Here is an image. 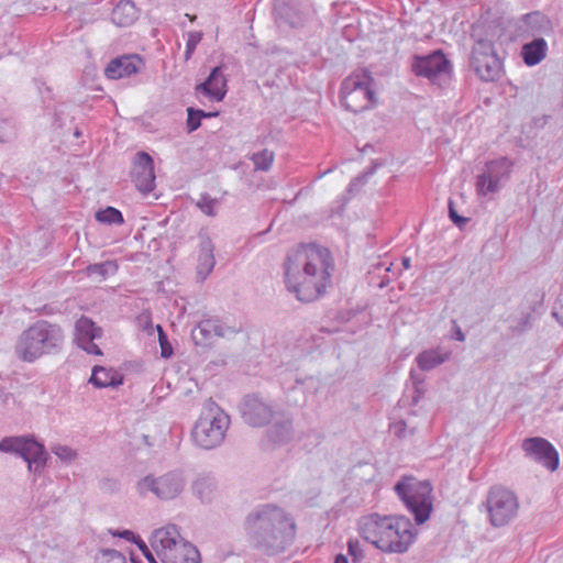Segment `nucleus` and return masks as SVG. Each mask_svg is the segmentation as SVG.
Returning a JSON list of instances; mask_svg holds the SVG:
<instances>
[{
  "label": "nucleus",
  "mask_w": 563,
  "mask_h": 563,
  "mask_svg": "<svg viewBox=\"0 0 563 563\" xmlns=\"http://www.w3.org/2000/svg\"><path fill=\"white\" fill-rule=\"evenodd\" d=\"M333 258L327 247L299 244L288 251L284 262L287 289L302 302L318 299L331 283Z\"/></svg>",
  "instance_id": "obj_1"
},
{
  "label": "nucleus",
  "mask_w": 563,
  "mask_h": 563,
  "mask_svg": "<svg viewBox=\"0 0 563 563\" xmlns=\"http://www.w3.org/2000/svg\"><path fill=\"white\" fill-rule=\"evenodd\" d=\"M244 527L253 547L268 556L285 552L297 532L292 516L274 504L255 507L246 516Z\"/></svg>",
  "instance_id": "obj_2"
},
{
  "label": "nucleus",
  "mask_w": 563,
  "mask_h": 563,
  "mask_svg": "<svg viewBox=\"0 0 563 563\" xmlns=\"http://www.w3.org/2000/svg\"><path fill=\"white\" fill-rule=\"evenodd\" d=\"M360 536L384 553L407 552L413 543L417 531L404 516H382L373 512L358 520Z\"/></svg>",
  "instance_id": "obj_3"
},
{
  "label": "nucleus",
  "mask_w": 563,
  "mask_h": 563,
  "mask_svg": "<svg viewBox=\"0 0 563 563\" xmlns=\"http://www.w3.org/2000/svg\"><path fill=\"white\" fill-rule=\"evenodd\" d=\"M64 334L57 324L40 320L24 330L15 344L16 356L32 363L45 354H54L60 351Z\"/></svg>",
  "instance_id": "obj_4"
},
{
  "label": "nucleus",
  "mask_w": 563,
  "mask_h": 563,
  "mask_svg": "<svg viewBox=\"0 0 563 563\" xmlns=\"http://www.w3.org/2000/svg\"><path fill=\"white\" fill-rule=\"evenodd\" d=\"M229 427L230 417L209 399L192 428V441L203 450L216 449L224 441Z\"/></svg>",
  "instance_id": "obj_5"
},
{
  "label": "nucleus",
  "mask_w": 563,
  "mask_h": 563,
  "mask_svg": "<svg viewBox=\"0 0 563 563\" xmlns=\"http://www.w3.org/2000/svg\"><path fill=\"white\" fill-rule=\"evenodd\" d=\"M375 80L367 69H360L347 76L341 84L342 106L354 113L371 109L375 102Z\"/></svg>",
  "instance_id": "obj_6"
},
{
  "label": "nucleus",
  "mask_w": 563,
  "mask_h": 563,
  "mask_svg": "<svg viewBox=\"0 0 563 563\" xmlns=\"http://www.w3.org/2000/svg\"><path fill=\"white\" fill-rule=\"evenodd\" d=\"M397 496L413 515L418 525L424 523L433 509L432 486L428 481L402 477L395 485Z\"/></svg>",
  "instance_id": "obj_7"
},
{
  "label": "nucleus",
  "mask_w": 563,
  "mask_h": 563,
  "mask_svg": "<svg viewBox=\"0 0 563 563\" xmlns=\"http://www.w3.org/2000/svg\"><path fill=\"white\" fill-rule=\"evenodd\" d=\"M186 487V478L179 471H169L159 476L146 475L136 484L140 495L153 494L163 501L174 500L181 495Z\"/></svg>",
  "instance_id": "obj_8"
},
{
  "label": "nucleus",
  "mask_w": 563,
  "mask_h": 563,
  "mask_svg": "<svg viewBox=\"0 0 563 563\" xmlns=\"http://www.w3.org/2000/svg\"><path fill=\"white\" fill-rule=\"evenodd\" d=\"M0 451L19 455L35 474L44 470L48 457L44 445L31 437H5L0 441Z\"/></svg>",
  "instance_id": "obj_9"
},
{
  "label": "nucleus",
  "mask_w": 563,
  "mask_h": 563,
  "mask_svg": "<svg viewBox=\"0 0 563 563\" xmlns=\"http://www.w3.org/2000/svg\"><path fill=\"white\" fill-rule=\"evenodd\" d=\"M470 66L483 81L492 82L499 79L503 65L490 40L479 38L475 42Z\"/></svg>",
  "instance_id": "obj_10"
},
{
  "label": "nucleus",
  "mask_w": 563,
  "mask_h": 563,
  "mask_svg": "<svg viewBox=\"0 0 563 563\" xmlns=\"http://www.w3.org/2000/svg\"><path fill=\"white\" fill-rule=\"evenodd\" d=\"M512 167V161L505 156L488 161L476 177L477 196L488 197L497 194L509 180Z\"/></svg>",
  "instance_id": "obj_11"
},
{
  "label": "nucleus",
  "mask_w": 563,
  "mask_h": 563,
  "mask_svg": "<svg viewBox=\"0 0 563 563\" xmlns=\"http://www.w3.org/2000/svg\"><path fill=\"white\" fill-rule=\"evenodd\" d=\"M489 521L494 527L508 525L518 514L519 501L514 492L501 487H492L486 498Z\"/></svg>",
  "instance_id": "obj_12"
},
{
  "label": "nucleus",
  "mask_w": 563,
  "mask_h": 563,
  "mask_svg": "<svg viewBox=\"0 0 563 563\" xmlns=\"http://www.w3.org/2000/svg\"><path fill=\"white\" fill-rule=\"evenodd\" d=\"M239 331L236 327L228 325L219 318L207 317L191 331V338L196 345L208 346L214 338L230 339Z\"/></svg>",
  "instance_id": "obj_13"
},
{
  "label": "nucleus",
  "mask_w": 563,
  "mask_h": 563,
  "mask_svg": "<svg viewBox=\"0 0 563 563\" xmlns=\"http://www.w3.org/2000/svg\"><path fill=\"white\" fill-rule=\"evenodd\" d=\"M412 70L417 76L426 77L431 82H439L451 70V64L441 51H435L426 56H416Z\"/></svg>",
  "instance_id": "obj_14"
},
{
  "label": "nucleus",
  "mask_w": 563,
  "mask_h": 563,
  "mask_svg": "<svg viewBox=\"0 0 563 563\" xmlns=\"http://www.w3.org/2000/svg\"><path fill=\"white\" fill-rule=\"evenodd\" d=\"M521 448L526 457L552 472L558 468L559 452L547 439L540 437L525 439Z\"/></svg>",
  "instance_id": "obj_15"
},
{
  "label": "nucleus",
  "mask_w": 563,
  "mask_h": 563,
  "mask_svg": "<svg viewBox=\"0 0 563 563\" xmlns=\"http://www.w3.org/2000/svg\"><path fill=\"white\" fill-rule=\"evenodd\" d=\"M240 412L244 422L254 428L266 426L275 413L272 405L255 395L244 397Z\"/></svg>",
  "instance_id": "obj_16"
},
{
  "label": "nucleus",
  "mask_w": 563,
  "mask_h": 563,
  "mask_svg": "<svg viewBox=\"0 0 563 563\" xmlns=\"http://www.w3.org/2000/svg\"><path fill=\"white\" fill-rule=\"evenodd\" d=\"M131 176L139 191L148 194L154 190V161L147 153L139 152L135 154Z\"/></svg>",
  "instance_id": "obj_17"
},
{
  "label": "nucleus",
  "mask_w": 563,
  "mask_h": 563,
  "mask_svg": "<svg viewBox=\"0 0 563 563\" xmlns=\"http://www.w3.org/2000/svg\"><path fill=\"white\" fill-rule=\"evenodd\" d=\"M101 334V328L96 327L90 318L82 316L76 321L75 340L78 346L88 354L102 355L100 347L93 342L96 339L100 338Z\"/></svg>",
  "instance_id": "obj_18"
},
{
  "label": "nucleus",
  "mask_w": 563,
  "mask_h": 563,
  "mask_svg": "<svg viewBox=\"0 0 563 563\" xmlns=\"http://www.w3.org/2000/svg\"><path fill=\"white\" fill-rule=\"evenodd\" d=\"M183 540L184 538L180 534L179 528L174 523H168L154 530L150 543L157 556L162 559Z\"/></svg>",
  "instance_id": "obj_19"
},
{
  "label": "nucleus",
  "mask_w": 563,
  "mask_h": 563,
  "mask_svg": "<svg viewBox=\"0 0 563 563\" xmlns=\"http://www.w3.org/2000/svg\"><path fill=\"white\" fill-rule=\"evenodd\" d=\"M143 67L144 62L139 55H123L112 59L104 73L109 79H120L140 73Z\"/></svg>",
  "instance_id": "obj_20"
},
{
  "label": "nucleus",
  "mask_w": 563,
  "mask_h": 563,
  "mask_svg": "<svg viewBox=\"0 0 563 563\" xmlns=\"http://www.w3.org/2000/svg\"><path fill=\"white\" fill-rule=\"evenodd\" d=\"M295 435L292 421L289 418L276 421L265 434L264 445L267 450H274L288 444Z\"/></svg>",
  "instance_id": "obj_21"
},
{
  "label": "nucleus",
  "mask_w": 563,
  "mask_h": 563,
  "mask_svg": "<svg viewBox=\"0 0 563 563\" xmlns=\"http://www.w3.org/2000/svg\"><path fill=\"white\" fill-rule=\"evenodd\" d=\"M216 265L214 245L208 234H199L198 256H197V276L205 280L213 271Z\"/></svg>",
  "instance_id": "obj_22"
},
{
  "label": "nucleus",
  "mask_w": 563,
  "mask_h": 563,
  "mask_svg": "<svg viewBox=\"0 0 563 563\" xmlns=\"http://www.w3.org/2000/svg\"><path fill=\"white\" fill-rule=\"evenodd\" d=\"M196 91L212 101H222L227 95V79L221 67H214L208 78L196 87Z\"/></svg>",
  "instance_id": "obj_23"
},
{
  "label": "nucleus",
  "mask_w": 563,
  "mask_h": 563,
  "mask_svg": "<svg viewBox=\"0 0 563 563\" xmlns=\"http://www.w3.org/2000/svg\"><path fill=\"white\" fill-rule=\"evenodd\" d=\"M163 563H200V552L187 540L167 552L162 559Z\"/></svg>",
  "instance_id": "obj_24"
},
{
  "label": "nucleus",
  "mask_w": 563,
  "mask_h": 563,
  "mask_svg": "<svg viewBox=\"0 0 563 563\" xmlns=\"http://www.w3.org/2000/svg\"><path fill=\"white\" fill-rule=\"evenodd\" d=\"M451 356V351L442 347L424 350L419 353L415 361L421 371H431L445 363Z\"/></svg>",
  "instance_id": "obj_25"
},
{
  "label": "nucleus",
  "mask_w": 563,
  "mask_h": 563,
  "mask_svg": "<svg viewBox=\"0 0 563 563\" xmlns=\"http://www.w3.org/2000/svg\"><path fill=\"white\" fill-rule=\"evenodd\" d=\"M89 383L97 388L118 387L123 384V376L117 371L97 365L92 368Z\"/></svg>",
  "instance_id": "obj_26"
},
{
  "label": "nucleus",
  "mask_w": 563,
  "mask_h": 563,
  "mask_svg": "<svg viewBox=\"0 0 563 563\" xmlns=\"http://www.w3.org/2000/svg\"><path fill=\"white\" fill-rule=\"evenodd\" d=\"M547 52V41L543 37H537L522 46L521 56L526 65L534 66L545 58Z\"/></svg>",
  "instance_id": "obj_27"
},
{
  "label": "nucleus",
  "mask_w": 563,
  "mask_h": 563,
  "mask_svg": "<svg viewBox=\"0 0 563 563\" xmlns=\"http://www.w3.org/2000/svg\"><path fill=\"white\" fill-rule=\"evenodd\" d=\"M139 18V11L131 0H121L112 10L111 19L119 26H129Z\"/></svg>",
  "instance_id": "obj_28"
},
{
  "label": "nucleus",
  "mask_w": 563,
  "mask_h": 563,
  "mask_svg": "<svg viewBox=\"0 0 563 563\" xmlns=\"http://www.w3.org/2000/svg\"><path fill=\"white\" fill-rule=\"evenodd\" d=\"M192 493L201 503H210L216 492V481L209 475H201L191 485Z\"/></svg>",
  "instance_id": "obj_29"
},
{
  "label": "nucleus",
  "mask_w": 563,
  "mask_h": 563,
  "mask_svg": "<svg viewBox=\"0 0 563 563\" xmlns=\"http://www.w3.org/2000/svg\"><path fill=\"white\" fill-rule=\"evenodd\" d=\"M523 23L526 31L531 35L541 34L550 30L549 19L540 12H531L525 15Z\"/></svg>",
  "instance_id": "obj_30"
},
{
  "label": "nucleus",
  "mask_w": 563,
  "mask_h": 563,
  "mask_svg": "<svg viewBox=\"0 0 563 563\" xmlns=\"http://www.w3.org/2000/svg\"><path fill=\"white\" fill-rule=\"evenodd\" d=\"M118 271V265L113 261H107L103 263H95L90 264L86 267L87 276L91 277L93 275H98L101 279H106L109 274H115Z\"/></svg>",
  "instance_id": "obj_31"
},
{
  "label": "nucleus",
  "mask_w": 563,
  "mask_h": 563,
  "mask_svg": "<svg viewBox=\"0 0 563 563\" xmlns=\"http://www.w3.org/2000/svg\"><path fill=\"white\" fill-rule=\"evenodd\" d=\"M96 220L109 225H120L124 222L122 212L113 207H107L96 212Z\"/></svg>",
  "instance_id": "obj_32"
},
{
  "label": "nucleus",
  "mask_w": 563,
  "mask_h": 563,
  "mask_svg": "<svg viewBox=\"0 0 563 563\" xmlns=\"http://www.w3.org/2000/svg\"><path fill=\"white\" fill-rule=\"evenodd\" d=\"M275 154L269 150H263L251 156L256 170L268 172L274 163Z\"/></svg>",
  "instance_id": "obj_33"
},
{
  "label": "nucleus",
  "mask_w": 563,
  "mask_h": 563,
  "mask_svg": "<svg viewBox=\"0 0 563 563\" xmlns=\"http://www.w3.org/2000/svg\"><path fill=\"white\" fill-rule=\"evenodd\" d=\"M95 563H126V559L117 550L101 549L95 555Z\"/></svg>",
  "instance_id": "obj_34"
},
{
  "label": "nucleus",
  "mask_w": 563,
  "mask_h": 563,
  "mask_svg": "<svg viewBox=\"0 0 563 563\" xmlns=\"http://www.w3.org/2000/svg\"><path fill=\"white\" fill-rule=\"evenodd\" d=\"M218 199L212 198L208 194L200 195L196 206L207 216L213 217L217 214Z\"/></svg>",
  "instance_id": "obj_35"
},
{
  "label": "nucleus",
  "mask_w": 563,
  "mask_h": 563,
  "mask_svg": "<svg viewBox=\"0 0 563 563\" xmlns=\"http://www.w3.org/2000/svg\"><path fill=\"white\" fill-rule=\"evenodd\" d=\"M51 450L60 461L67 464L71 463L77 456L76 451L67 445L54 444Z\"/></svg>",
  "instance_id": "obj_36"
},
{
  "label": "nucleus",
  "mask_w": 563,
  "mask_h": 563,
  "mask_svg": "<svg viewBox=\"0 0 563 563\" xmlns=\"http://www.w3.org/2000/svg\"><path fill=\"white\" fill-rule=\"evenodd\" d=\"M158 334V343L161 346V356L164 358H168L173 355V346L168 341L167 334L163 330L162 325L157 324L155 327Z\"/></svg>",
  "instance_id": "obj_37"
},
{
  "label": "nucleus",
  "mask_w": 563,
  "mask_h": 563,
  "mask_svg": "<svg viewBox=\"0 0 563 563\" xmlns=\"http://www.w3.org/2000/svg\"><path fill=\"white\" fill-rule=\"evenodd\" d=\"M201 38H202V33L199 31H190L187 33L186 51H185V59L186 60H188L192 56V54H194L197 45L200 43Z\"/></svg>",
  "instance_id": "obj_38"
},
{
  "label": "nucleus",
  "mask_w": 563,
  "mask_h": 563,
  "mask_svg": "<svg viewBox=\"0 0 563 563\" xmlns=\"http://www.w3.org/2000/svg\"><path fill=\"white\" fill-rule=\"evenodd\" d=\"M187 112H188L187 128H188L189 132H194L200 126L201 119L205 117V111L197 110L194 108H188Z\"/></svg>",
  "instance_id": "obj_39"
},
{
  "label": "nucleus",
  "mask_w": 563,
  "mask_h": 563,
  "mask_svg": "<svg viewBox=\"0 0 563 563\" xmlns=\"http://www.w3.org/2000/svg\"><path fill=\"white\" fill-rule=\"evenodd\" d=\"M347 553L352 556L353 563H358L364 559V551L358 540L350 539L347 541Z\"/></svg>",
  "instance_id": "obj_40"
},
{
  "label": "nucleus",
  "mask_w": 563,
  "mask_h": 563,
  "mask_svg": "<svg viewBox=\"0 0 563 563\" xmlns=\"http://www.w3.org/2000/svg\"><path fill=\"white\" fill-rule=\"evenodd\" d=\"M14 128L8 120H0V142H9L14 136Z\"/></svg>",
  "instance_id": "obj_41"
},
{
  "label": "nucleus",
  "mask_w": 563,
  "mask_h": 563,
  "mask_svg": "<svg viewBox=\"0 0 563 563\" xmlns=\"http://www.w3.org/2000/svg\"><path fill=\"white\" fill-rule=\"evenodd\" d=\"M390 430L398 439H402L408 434V424L405 420H399L390 424Z\"/></svg>",
  "instance_id": "obj_42"
},
{
  "label": "nucleus",
  "mask_w": 563,
  "mask_h": 563,
  "mask_svg": "<svg viewBox=\"0 0 563 563\" xmlns=\"http://www.w3.org/2000/svg\"><path fill=\"white\" fill-rule=\"evenodd\" d=\"M449 217L450 219L453 221V223H455L456 225L459 227H462L464 225L465 223H467L468 219L467 218H464V217H461L455 208H454V203L452 200L449 201Z\"/></svg>",
  "instance_id": "obj_43"
},
{
  "label": "nucleus",
  "mask_w": 563,
  "mask_h": 563,
  "mask_svg": "<svg viewBox=\"0 0 563 563\" xmlns=\"http://www.w3.org/2000/svg\"><path fill=\"white\" fill-rule=\"evenodd\" d=\"M529 328H530V318H529V316H522L519 319L518 323L516 325L511 327V331L515 334H521V333H523Z\"/></svg>",
  "instance_id": "obj_44"
},
{
  "label": "nucleus",
  "mask_w": 563,
  "mask_h": 563,
  "mask_svg": "<svg viewBox=\"0 0 563 563\" xmlns=\"http://www.w3.org/2000/svg\"><path fill=\"white\" fill-rule=\"evenodd\" d=\"M109 532L113 537H119V538H122L126 541L134 542V543H135V541H139V539H141L140 537L135 536L134 532H132L131 530H122V531L109 530Z\"/></svg>",
  "instance_id": "obj_45"
},
{
  "label": "nucleus",
  "mask_w": 563,
  "mask_h": 563,
  "mask_svg": "<svg viewBox=\"0 0 563 563\" xmlns=\"http://www.w3.org/2000/svg\"><path fill=\"white\" fill-rule=\"evenodd\" d=\"M139 324L142 327L144 331L151 332L153 331L154 327L152 323V318L150 313H141L137 317Z\"/></svg>",
  "instance_id": "obj_46"
},
{
  "label": "nucleus",
  "mask_w": 563,
  "mask_h": 563,
  "mask_svg": "<svg viewBox=\"0 0 563 563\" xmlns=\"http://www.w3.org/2000/svg\"><path fill=\"white\" fill-rule=\"evenodd\" d=\"M552 314L563 325V295L556 300Z\"/></svg>",
  "instance_id": "obj_47"
},
{
  "label": "nucleus",
  "mask_w": 563,
  "mask_h": 563,
  "mask_svg": "<svg viewBox=\"0 0 563 563\" xmlns=\"http://www.w3.org/2000/svg\"><path fill=\"white\" fill-rule=\"evenodd\" d=\"M135 544L139 547V549L142 551V553L144 554V556L147 559V561L150 563H157L152 551L148 549V547L142 539H139V541H135Z\"/></svg>",
  "instance_id": "obj_48"
},
{
  "label": "nucleus",
  "mask_w": 563,
  "mask_h": 563,
  "mask_svg": "<svg viewBox=\"0 0 563 563\" xmlns=\"http://www.w3.org/2000/svg\"><path fill=\"white\" fill-rule=\"evenodd\" d=\"M373 172L365 173L356 178H354L350 185H349V191H352L355 187H360L364 185L368 178L369 175H372Z\"/></svg>",
  "instance_id": "obj_49"
},
{
  "label": "nucleus",
  "mask_w": 563,
  "mask_h": 563,
  "mask_svg": "<svg viewBox=\"0 0 563 563\" xmlns=\"http://www.w3.org/2000/svg\"><path fill=\"white\" fill-rule=\"evenodd\" d=\"M415 384V396L412 397V404H418L419 399L422 397L423 390L421 388L422 380L419 379L418 382H413Z\"/></svg>",
  "instance_id": "obj_50"
},
{
  "label": "nucleus",
  "mask_w": 563,
  "mask_h": 563,
  "mask_svg": "<svg viewBox=\"0 0 563 563\" xmlns=\"http://www.w3.org/2000/svg\"><path fill=\"white\" fill-rule=\"evenodd\" d=\"M452 322L454 329V334L452 338L460 342L465 341V334L463 333L462 329L457 325L455 320H453Z\"/></svg>",
  "instance_id": "obj_51"
},
{
  "label": "nucleus",
  "mask_w": 563,
  "mask_h": 563,
  "mask_svg": "<svg viewBox=\"0 0 563 563\" xmlns=\"http://www.w3.org/2000/svg\"><path fill=\"white\" fill-rule=\"evenodd\" d=\"M334 563H349V560L343 554H338L334 559Z\"/></svg>",
  "instance_id": "obj_52"
},
{
  "label": "nucleus",
  "mask_w": 563,
  "mask_h": 563,
  "mask_svg": "<svg viewBox=\"0 0 563 563\" xmlns=\"http://www.w3.org/2000/svg\"><path fill=\"white\" fill-rule=\"evenodd\" d=\"M402 266L408 269L411 267V260L409 257H404L401 260Z\"/></svg>",
  "instance_id": "obj_53"
},
{
  "label": "nucleus",
  "mask_w": 563,
  "mask_h": 563,
  "mask_svg": "<svg viewBox=\"0 0 563 563\" xmlns=\"http://www.w3.org/2000/svg\"><path fill=\"white\" fill-rule=\"evenodd\" d=\"M216 115H218V112H214V113H211V112L207 113V112H205V117L203 118H210V117H216Z\"/></svg>",
  "instance_id": "obj_54"
},
{
  "label": "nucleus",
  "mask_w": 563,
  "mask_h": 563,
  "mask_svg": "<svg viewBox=\"0 0 563 563\" xmlns=\"http://www.w3.org/2000/svg\"><path fill=\"white\" fill-rule=\"evenodd\" d=\"M132 563H141L140 561L135 560L134 558H131Z\"/></svg>",
  "instance_id": "obj_55"
},
{
  "label": "nucleus",
  "mask_w": 563,
  "mask_h": 563,
  "mask_svg": "<svg viewBox=\"0 0 563 563\" xmlns=\"http://www.w3.org/2000/svg\"><path fill=\"white\" fill-rule=\"evenodd\" d=\"M413 432H415V429L411 428L409 433L412 434Z\"/></svg>",
  "instance_id": "obj_56"
}]
</instances>
